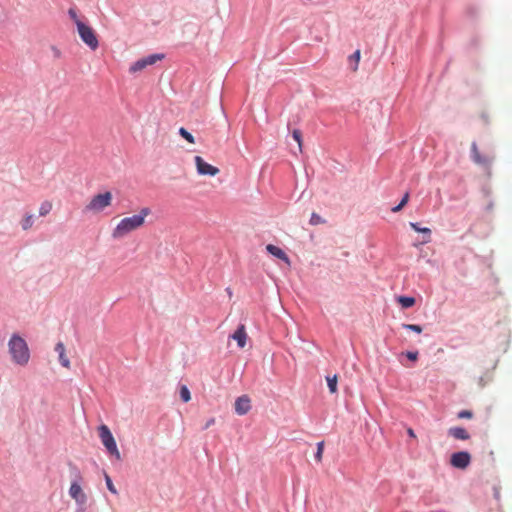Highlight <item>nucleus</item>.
<instances>
[{"label": "nucleus", "instance_id": "nucleus-11", "mask_svg": "<svg viewBox=\"0 0 512 512\" xmlns=\"http://www.w3.org/2000/svg\"><path fill=\"white\" fill-rule=\"evenodd\" d=\"M471 151H472V160L474 162H476V164L486 165V167H488V165L491 164L492 158L491 157H483V155L480 154L476 143H472Z\"/></svg>", "mask_w": 512, "mask_h": 512}, {"label": "nucleus", "instance_id": "nucleus-27", "mask_svg": "<svg viewBox=\"0 0 512 512\" xmlns=\"http://www.w3.org/2000/svg\"><path fill=\"white\" fill-rule=\"evenodd\" d=\"M420 233L425 234V237H424L422 243H429V241H431V228L421 227Z\"/></svg>", "mask_w": 512, "mask_h": 512}, {"label": "nucleus", "instance_id": "nucleus-19", "mask_svg": "<svg viewBox=\"0 0 512 512\" xmlns=\"http://www.w3.org/2000/svg\"><path fill=\"white\" fill-rule=\"evenodd\" d=\"M179 134L181 137L184 138V140L188 141V143H195V137L193 136V134L189 133V131H187L186 128H179Z\"/></svg>", "mask_w": 512, "mask_h": 512}, {"label": "nucleus", "instance_id": "nucleus-6", "mask_svg": "<svg viewBox=\"0 0 512 512\" xmlns=\"http://www.w3.org/2000/svg\"><path fill=\"white\" fill-rule=\"evenodd\" d=\"M69 495L78 505L76 512H84L85 506L88 502V496L85 494L80 483L72 482L69 489Z\"/></svg>", "mask_w": 512, "mask_h": 512}, {"label": "nucleus", "instance_id": "nucleus-32", "mask_svg": "<svg viewBox=\"0 0 512 512\" xmlns=\"http://www.w3.org/2000/svg\"><path fill=\"white\" fill-rule=\"evenodd\" d=\"M410 227H412L418 233H421V227L418 222H410Z\"/></svg>", "mask_w": 512, "mask_h": 512}, {"label": "nucleus", "instance_id": "nucleus-13", "mask_svg": "<svg viewBox=\"0 0 512 512\" xmlns=\"http://www.w3.org/2000/svg\"><path fill=\"white\" fill-rule=\"evenodd\" d=\"M231 337L237 341L240 348H244L248 337L245 325L241 324Z\"/></svg>", "mask_w": 512, "mask_h": 512}, {"label": "nucleus", "instance_id": "nucleus-26", "mask_svg": "<svg viewBox=\"0 0 512 512\" xmlns=\"http://www.w3.org/2000/svg\"><path fill=\"white\" fill-rule=\"evenodd\" d=\"M292 136L294 140L298 143L300 152H302V134L300 130H293Z\"/></svg>", "mask_w": 512, "mask_h": 512}, {"label": "nucleus", "instance_id": "nucleus-12", "mask_svg": "<svg viewBox=\"0 0 512 512\" xmlns=\"http://www.w3.org/2000/svg\"><path fill=\"white\" fill-rule=\"evenodd\" d=\"M266 250L271 253L276 258L282 259L285 263L290 264L291 261L289 259L288 254L280 246H276L273 244H269L266 246Z\"/></svg>", "mask_w": 512, "mask_h": 512}, {"label": "nucleus", "instance_id": "nucleus-24", "mask_svg": "<svg viewBox=\"0 0 512 512\" xmlns=\"http://www.w3.org/2000/svg\"><path fill=\"white\" fill-rule=\"evenodd\" d=\"M105 480H106V487H107V489L110 492L114 493V495H117L118 491H117L115 485L113 484L110 476H108V474H105Z\"/></svg>", "mask_w": 512, "mask_h": 512}, {"label": "nucleus", "instance_id": "nucleus-1", "mask_svg": "<svg viewBox=\"0 0 512 512\" xmlns=\"http://www.w3.org/2000/svg\"><path fill=\"white\" fill-rule=\"evenodd\" d=\"M151 213V209L142 208L138 214L124 216L112 229V237L114 239H123L125 235L132 233L135 229L143 227L145 219Z\"/></svg>", "mask_w": 512, "mask_h": 512}, {"label": "nucleus", "instance_id": "nucleus-34", "mask_svg": "<svg viewBox=\"0 0 512 512\" xmlns=\"http://www.w3.org/2000/svg\"><path fill=\"white\" fill-rule=\"evenodd\" d=\"M215 422V419H213V417L211 419H209L206 424L204 425V429H208L209 426H212V424H214Z\"/></svg>", "mask_w": 512, "mask_h": 512}, {"label": "nucleus", "instance_id": "nucleus-15", "mask_svg": "<svg viewBox=\"0 0 512 512\" xmlns=\"http://www.w3.org/2000/svg\"><path fill=\"white\" fill-rule=\"evenodd\" d=\"M448 435L456 439H462L463 441L470 438V434L467 429L460 428V426H454L453 428L448 429Z\"/></svg>", "mask_w": 512, "mask_h": 512}, {"label": "nucleus", "instance_id": "nucleus-10", "mask_svg": "<svg viewBox=\"0 0 512 512\" xmlns=\"http://www.w3.org/2000/svg\"><path fill=\"white\" fill-rule=\"evenodd\" d=\"M251 399L248 395L239 396L235 401V412L239 415L248 414L251 410Z\"/></svg>", "mask_w": 512, "mask_h": 512}, {"label": "nucleus", "instance_id": "nucleus-5", "mask_svg": "<svg viewBox=\"0 0 512 512\" xmlns=\"http://www.w3.org/2000/svg\"><path fill=\"white\" fill-rule=\"evenodd\" d=\"M98 432H99V437H100L104 447L108 451V453H110L116 459L120 460L121 452H120V450L117 446V443H116L110 429L108 428V426L107 425L99 426Z\"/></svg>", "mask_w": 512, "mask_h": 512}, {"label": "nucleus", "instance_id": "nucleus-17", "mask_svg": "<svg viewBox=\"0 0 512 512\" xmlns=\"http://www.w3.org/2000/svg\"><path fill=\"white\" fill-rule=\"evenodd\" d=\"M398 302L402 305V307H411L413 304H415V297L400 296L398 298Z\"/></svg>", "mask_w": 512, "mask_h": 512}, {"label": "nucleus", "instance_id": "nucleus-21", "mask_svg": "<svg viewBox=\"0 0 512 512\" xmlns=\"http://www.w3.org/2000/svg\"><path fill=\"white\" fill-rule=\"evenodd\" d=\"M409 198H410L409 193L404 194V196L401 199V202L397 206H394V208H392V212H400V210L406 206Z\"/></svg>", "mask_w": 512, "mask_h": 512}, {"label": "nucleus", "instance_id": "nucleus-23", "mask_svg": "<svg viewBox=\"0 0 512 512\" xmlns=\"http://www.w3.org/2000/svg\"><path fill=\"white\" fill-rule=\"evenodd\" d=\"M323 453H324V441H319V443H317V452L315 454V458H316L317 462H321Z\"/></svg>", "mask_w": 512, "mask_h": 512}, {"label": "nucleus", "instance_id": "nucleus-16", "mask_svg": "<svg viewBox=\"0 0 512 512\" xmlns=\"http://www.w3.org/2000/svg\"><path fill=\"white\" fill-rule=\"evenodd\" d=\"M33 222H34V215L32 214H28V215H25L21 221H20V224H21V227L27 231V229H30L31 227H33Z\"/></svg>", "mask_w": 512, "mask_h": 512}, {"label": "nucleus", "instance_id": "nucleus-7", "mask_svg": "<svg viewBox=\"0 0 512 512\" xmlns=\"http://www.w3.org/2000/svg\"><path fill=\"white\" fill-rule=\"evenodd\" d=\"M164 55L162 53H154L153 55H148L145 58L138 59V61L134 62L129 70L130 72H138L142 71V69L147 68L149 65H153L157 60L163 59Z\"/></svg>", "mask_w": 512, "mask_h": 512}, {"label": "nucleus", "instance_id": "nucleus-2", "mask_svg": "<svg viewBox=\"0 0 512 512\" xmlns=\"http://www.w3.org/2000/svg\"><path fill=\"white\" fill-rule=\"evenodd\" d=\"M8 353L12 362L18 366H27L31 360L29 344L19 333H12L8 341Z\"/></svg>", "mask_w": 512, "mask_h": 512}, {"label": "nucleus", "instance_id": "nucleus-25", "mask_svg": "<svg viewBox=\"0 0 512 512\" xmlns=\"http://www.w3.org/2000/svg\"><path fill=\"white\" fill-rule=\"evenodd\" d=\"M309 222L311 223V225H318V223H324L325 220H324V218H322V216L316 214V212H313L311 214Z\"/></svg>", "mask_w": 512, "mask_h": 512}, {"label": "nucleus", "instance_id": "nucleus-33", "mask_svg": "<svg viewBox=\"0 0 512 512\" xmlns=\"http://www.w3.org/2000/svg\"><path fill=\"white\" fill-rule=\"evenodd\" d=\"M69 15L70 17H72V19L75 21V23L77 24V13L75 10H72V8L69 10Z\"/></svg>", "mask_w": 512, "mask_h": 512}, {"label": "nucleus", "instance_id": "nucleus-4", "mask_svg": "<svg viewBox=\"0 0 512 512\" xmlns=\"http://www.w3.org/2000/svg\"><path fill=\"white\" fill-rule=\"evenodd\" d=\"M76 26L82 41H84L91 50H97L99 47V39L94 29L80 19H76Z\"/></svg>", "mask_w": 512, "mask_h": 512}, {"label": "nucleus", "instance_id": "nucleus-8", "mask_svg": "<svg viewBox=\"0 0 512 512\" xmlns=\"http://www.w3.org/2000/svg\"><path fill=\"white\" fill-rule=\"evenodd\" d=\"M194 163L196 166V172L202 176H216V174L219 173L218 167L211 166V164L206 163V161L203 160L202 157H199V155L194 157Z\"/></svg>", "mask_w": 512, "mask_h": 512}, {"label": "nucleus", "instance_id": "nucleus-22", "mask_svg": "<svg viewBox=\"0 0 512 512\" xmlns=\"http://www.w3.org/2000/svg\"><path fill=\"white\" fill-rule=\"evenodd\" d=\"M180 397L183 402H189V400H191V393L187 386H181Z\"/></svg>", "mask_w": 512, "mask_h": 512}, {"label": "nucleus", "instance_id": "nucleus-14", "mask_svg": "<svg viewBox=\"0 0 512 512\" xmlns=\"http://www.w3.org/2000/svg\"><path fill=\"white\" fill-rule=\"evenodd\" d=\"M55 350L58 352L59 361L64 367H70L71 361L66 355L65 346L63 342H58L55 346Z\"/></svg>", "mask_w": 512, "mask_h": 512}, {"label": "nucleus", "instance_id": "nucleus-18", "mask_svg": "<svg viewBox=\"0 0 512 512\" xmlns=\"http://www.w3.org/2000/svg\"><path fill=\"white\" fill-rule=\"evenodd\" d=\"M337 382H338L337 375H333L332 377H327V386H328L329 391L331 393H336V391H337Z\"/></svg>", "mask_w": 512, "mask_h": 512}, {"label": "nucleus", "instance_id": "nucleus-31", "mask_svg": "<svg viewBox=\"0 0 512 512\" xmlns=\"http://www.w3.org/2000/svg\"><path fill=\"white\" fill-rule=\"evenodd\" d=\"M406 355H407V357H408L410 360H413V361L417 360V359H418V357H419V353H418V351H407V352H406Z\"/></svg>", "mask_w": 512, "mask_h": 512}, {"label": "nucleus", "instance_id": "nucleus-3", "mask_svg": "<svg viewBox=\"0 0 512 512\" xmlns=\"http://www.w3.org/2000/svg\"><path fill=\"white\" fill-rule=\"evenodd\" d=\"M112 201L113 195L111 191L95 194L86 204L85 210L90 213H100L107 209V207L111 206Z\"/></svg>", "mask_w": 512, "mask_h": 512}, {"label": "nucleus", "instance_id": "nucleus-20", "mask_svg": "<svg viewBox=\"0 0 512 512\" xmlns=\"http://www.w3.org/2000/svg\"><path fill=\"white\" fill-rule=\"evenodd\" d=\"M53 209V205L51 202H43L40 205L39 214L40 216H46Z\"/></svg>", "mask_w": 512, "mask_h": 512}, {"label": "nucleus", "instance_id": "nucleus-28", "mask_svg": "<svg viewBox=\"0 0 512 512\" xmlns=\"http://www.w3.org/2000/svg\"><path fill=\"white\" fill-rule=\"evenodd\" d=\"M360 50H355V52L349 56V59L353 60L355 65L353 67V70L356 71V69H358V64H359V61H360Z\"/></svg>", "mask_w": 512, "mask_h": 512}, {"label": "nucleus", "instance_id": "nucleus-35", "mask_svg": "<svg viewBox=\"0 0 512 512\" xmlns=\"http://www.w3.org/2000/svg\"><path fill=\"white\" fill-rule=\"evenodd\" d=\"M407 433H408V435L412 436V438H416V433H415L414 429L408 428Z\"/></svg>", "mask_w": 512, "mask_h": 512}, {"label": "nucleus", "instance_id": "nucleus-30", "mask_svg": "<svg viewBox=\"0 0 512 512\" xmlns=\"http://www.w3.org/2000/svg\"><path fill=\"white\" fill-rule=\"evenodd\" d=\"M473 413L470 410H462L458 413V418H472Z\"/></svg>", "mask_w": 512, "mask_h": 512}, {"label": "nucleus", "instance_id": "nucleus-9", "mask_svg": "<svg viewBox=\"0 0 512 512\" xmlns=\"http://www.w3.org/2000/svg\"><path fill=\"white\" fill-rule=\"evenodd\" d=\"M471 463V455L469 452H456L450 458V464L454 468L465 469Z\"/></svg>", "mask_w": 512, "mask_h": 512}, {"label": "nucleus", "instance_id": "nucleus-29", "mask_svg": "<svg viewBox=\"0 0 512 512\" xmlns=\"http://www.w3.org/2000/svg\"><path fill=\"white\" fill-rule=\"evenodd\" d=\"M403 327L407 330L415 331L416 333H421L423 331L422 327L419 324H403Z\"/></svg>", "mask_w": 512, "mask_h": 512}]
</instances>
